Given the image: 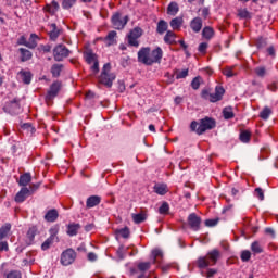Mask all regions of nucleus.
I'll return each mask as SVG.
<instances>
[{
  "label": "nucleus",
  "mask_w": 278,
  "mask_h": 278,
  "mask_svg": "<svg viewBox=\"0 0 278 278\" xmlns=\"http://www.w3.org/2000/svg\"><path fill=\"white\" fill-rule=\"evenodd\" d=\"M201 97H202V99H205V101H210L211 97H212V93L210 92L208 89H203L201 91Z\"/></svg>",
  "instance_id": "nucleus-55"
},
{
  "label": "nucleus",
  "mask_w": 278,
  "mask_h": 278,
  "mask_svg": "<svg viewBox=\"0 0 278 278\" xmlns=\"http://www.w3.org/2000/svg\"><path fill=\"white\" fill-rule=\"evenodd\" d=\"M154 192L156 194H160L161 197H164V194H168V185H166V184H156L154 186Z\"/></svg>",
  "instance_id": "nucleus-29"
},
{
  "label": "nucleus",
  "mask_w": 278,
  "mask_h": 278,
  "mask_svg": "<svg viewBox=\"0 0 278 278\" xmlns=\"http://www.w3.org/2000/svg\"><path fill=\"white\" fill-rule=\"evenodd\" d=\"M254 194L260 201H264V190L262 188H256Z\"/></svg>",
  "instance_id": "nucleus-56"
},
{
  "label": "nucleus",
  "mask_w": 278,
  "mask_h": 278,
  "mask_svg": "<svg viewBox=\"0 0 278 278\" xmlns=\"http://www.w3.org/2000/svg\"><path fill=\"white\" fill-rule=\"evenodd\" d=\"M58 10H60V3H58L55 0H52L51 3H47L42 8L45 14H50V16H53Z\"/></svg>",
  "instance_id": "nucleus-12"
},
{
  "label": "nucleus",
  "mask_w": 278,
  "mask_h": 278,
  "mask_svg": "<svg viewBox=\"0 0 278 278\" xmlns=\"http://www.w3.org/2000/svg\"><path fill=\"white\" fill-rule=\"evenodd\" d=\"M151 269V262H140L137 264L136 269H131V275H138V273H147Z\"/></svg>",
  "instance_id": "nucleus-18"
},
{
  "label": "nucleus",
  "mask_w": 278,
  "mask_h": 278,
  "mask_svg": "<svg viewBox=\"0 0 278 278\" xmlns=\"http://www.w3.org/2000/svg\"><path fill=\"white\" fill-rule=\"evenodd\" d=\"M254 73H255L256 77H261V78H264L267 75L266 67H264V66L255 67Z\"/></svg>",
  "instance_id": "nucleus-41"
},
{
  "label": "nucleus",
  "mask_w": 278,
  "mask_h": 278,
  "mask_svg": "<svg viewBox=\"0 0 278 278\" xmlns=\"http://www.w3.org/2000/svg\"><path fill=\"white\" fill-rule=\"evenodd\" d=\"M147 211H141L138 214H131V218L136 225H140V223H144L148 218Z\"/></svg>",
  "instance_id": "nucleus-20"
},
{
  "label": "nucleus",
  "mask_w": 278,
  "mask_h": 278,
  "mask_svg": "<svg viewBox=\"0 0 278 278\" xmlns=\"http://www.w3.org/2000/svg\"><path fill=\"white\" fill-rule=\"evenodd\" d=\"M187 223L192 231H199L201 229L202 219L197 213H191L187 218Z\"/></svg>",
  "instance_id": "nucleus-10"
},
{
  "label": "nucleus",
  "mask_w": 278,
  "mask_h": 278,
  "mask_svg": "<svg viewBox=\"0 0 278 278\" xmlns=\"http://www.w3.org/2000/svg\"><path fill=\"white\" fill-rule=\"evenodd\" d=\"M27 42L28 49H36L38 47V35L31 34Z\"/></svg>",
  "instance_id": "nucleus-37"
},
{
  "label": "nucleus",
  "mask_w": 278,
  "mask_h": 278,
  "mask_svg": "<svg viewBox=\"0 0 278 278\" xmlns=\"http://www.w3.org/2000/svg\"><path fill=\"white\" fill-rule=\"evenodd\" d=\"M268 90H270L271 92H277V83H270L268 85Z\"/></svg>",
  "instance_id": "nucleus-62"
},
{
  "label": "nucleus",
  "mask_w": 278,
  "mask_h": 278,
  "mask_svg": "<svg viewBox=\"0 0 278 278\" xmlns=\"http://www.w3.org/2000/svg\"><path fill=\"white\" fill-rule=\"evenodd\" d=\"M60 90H62V83L54 81L50 86V90L47 93V99H55V97H58V92H60Z\"/></svg>",
  "instance_id": "nucleus-14"
},
{
  "label": "nucleus",
  "mask_w": 278,
  "mask_h": 278,
  "mask_svg": "<svg viewBox=\"0 0 278 278\" xmlns=\"http://www.w3.org/2000/svg\"><path fill=\"white\" fill-rule=\"evenodd\" d=\"M83 55L87 64H92L90 67L91 73H93V75H97V73H99V58L97 56V54H94L92 50L86 49Z\"/></svg>",
  "instance_id": "nucleus-5"
},
{
  "label": "nucleus",
  "mask_w": 278,
  "mask_h": 278,
  "mask_svg": "<svg viewBox=\"0 0 278 278\" xmlns=\"http://www.w3.org/2000/svg\"><path fill=\"white\" fill-rule=\"evenodd\" d=\"M165 45H177V34L174 30H167L164 36Z\"/></svg>",
  "instance_id": "nucleus-19"
},
{
  "label": "nucleus",
  "mask_w": 278,
  "mask_h": 278,
  "mask_svg": "<svg viewBox=\"0 0 278 278\" xmlns=\"http://www.w3.org/2000/svg\"><path fill=\"white\" fill-rule=\"evenodd\" d=\"M48 27H49V36H50V39H52V40H58V38H60V29H58V25H55V24H49L48 25Z\"/></svg>",
  "instance_id": "nucleus-27"
},
{
  "label": "nucleus",
  "mask_w": 278,
  "mask_h": 278,
  "mask_svg": "<svg viewBox=\"0 0 278 278\" xmlns=\"http://www.w3.org/2000/svg\"><path fill=\"white\" fill-rule=\"evenodd\" d=\"M178 13H179V3L170 2L167 7L168 16H177Z\"/></svg>",
  "instance_id": "nucleus-30"
},
{
  "label": "nucleus",
  "mask_w": 278,
  "mask_h": 278,
  "mask_svg": "<svg viewBox=\"0 0 278 278\" xmlns=\"http://www.w3.org/2000/svg\"><path fill=\"white\" fill-rule=\"evenodd\" d=\"M76 258L77 252L73 249H67L61 254V264L62 266H71Z\"/></svg>",
  "instance_id": "nucleus-9"
},
{
  "label": "nucleus",
  "mask_w": 278,
  "mask_h": 278,
  "mask_svg": "<svg viewBox=\"0 0 278 278\" xmlns=\"http://www.w3.org/2000/svg\"><path fill=\"white\" fill-rule=\"evenodd\" d=\"M215 34L216 33L214 31V28L212 26H205L202 30V38H204V40H212Z\"/></svg>",
  "instance_id": "nucleus-28"
},
{
  "label": "nucleus",
  "mask_w": 278,
  "mask_h": 278,
  "mask_svg": "<svg viewBox=\"0 0 278 278\" xmlns=\"http://www.w3.org/2000/svg\"><path fill=\"white\" fill-rule=\"evenodd\" d=\"M31 197L29 188L23 187L15 195L14 201L15 203H24L27 199Z\"/></svg>",
  "instance_id": "nucleus-11"
},
{
  "label": "nucleus",
  "mask_w": 278,
  "mask_h": 278,
  "mask_svg": "<svg viewBox=\"0 0 278 278\" xmlns=\"http://www.w3.org/2000/svg\"><path fill=\"white\" fill-rule=\"evenodd\" d=\"M68 55H71V50H68V48L63 43H59L53 49V58L55 62H62V60H64V58H68Z\"/></svg>",
  "instance_id": "nucleus-8"
},
{
  "label": "nucleus",
  "mask_w": 278,
  "mask_h": 278,
  "mask_svg": "<svg viewBox=\"0 0 278 278\" xmlns=\"http://www.w3.org/2000/svg\"><path fill=\"white\" fill-rule=\"evenodd\" d=\"M43 218L46 223H55V220L60 218V212H58V210L55 208H51L46 212V215Z\"/></svg>",
  "instance_id": "nucleus-16"
},
{
  "label": "nucleus",
  "mask_w": 278,
  "mask_h": 278,
  "mask_svg": "<svg viewBox=\"0 0 278 278\" xmlns=\"http://www.w3.org/2000/svg\"><path fill=\"white\" fill-rule=\"evenodd\" d=\"M156 31L160 35L166 34V31H168V22L160 20L156 26Z\"/></svg>",
  "instance_id": "nucleus-31"
},
{
  "label": "nucleus",
  "mask_w": 278,
  "mask_h": 278,
  "mask_svg": "<svg viewBox=\"0 0 278 278\" xmlns=\"http://www.w3.org/2000/svg\"><path fill=\"white\" fill-rule=\"evenodd\" d=\"M137 278H151V274L148 273H138Z\"/></svg>",
  "instance_id": "nucleus-64"
},
{
  "label": "nucleus",
  "mask_w": 278,
  "mask_h": 278,
  "mask_svg": "<svg viewBox=\"0 0 278 278\" xmlns=\"http://www.w3.org/2000/svg\"><path fill=\"white\" fill-rule=\"evenodd\" d=\"M101 203V197L99 195H91L87 199L86 202V207L88 210L92 208V207H97V205H99Z\"/></svg>",
  "instance_id": "nucleus-21"
},
{
  "label": "nucleus",
  "mask_w": 278,
  "mask_h": 278,
  "mask_svg": "<svg viewBox=\"0 0 278 278\" xmlns=\"http://www.w3.org/2000/svg\"><path fill=\"white\" fill-rule=\"evenodd\" d=\"M27 38L25 36H21L17 40V45H22L24 47H27Z\"/></svg>",
  "instance_id": "nucleus-61"
},
{
  "label": "nucleus",
  "mask_w": 278,
  "mask_h": 278,
  "mask_svg": "<svg viewBox=\"0 0 278 278\" xmlns=\"http://www.w3.org/2000/svg\"><path fill=\"white\" fill-rule=\"evenodd\" d=\"M118 236L122 238H129V228H122L117 231Z\"/></svg>",
  "instance_id": "nucleus-52"
},
{
  "label": "nucleus",
  "mask_w": 278,
  "mask_h": 278,
  "mask_svg": "<svg viewBox=\"0 0 278 278\" xmlns=\"http://www.w3.org/2000/svg\"><path fill=\"white\" fill-rule=\"evenodd\" d=\"M270 114H273V109L265 106L260 112L258 116H260V118H262V121H268V118H270Z\"/></svg>",
  "instance_id": "nucleus-35"
},
{
  "label": "nucleus",
  "mask_w": 278,
  "mask_h": 278,
  "mask_svg": "<svg viewBox=\"0 0 278 278\" xmlns=\"http://www.w3.org/2000/svg\"><path fill=\"white\" fill-rule=\"evenodd\" d=\"M225 94V88L220 87V86H217L215 88V92L214 93H211V100L210 102L211 103H216L218 101H222L223 100V96Z\"/></svg>",
  "instance_id": "nucleus-15"
},
{
  "label": "nucleus",
  "mask_w": 278,
  "mask_h": 278,
  "mask_svg": "<svg viewBox=\"0 0 278 278\" xmlns=\"http://www.w3.org/2000/svg\"><path fill=\"white\" fill-rule=\"evenodd\" d=\"M223 114H224V118L226 121H229L230 118H233V116H236V114H233V109L232 108H225L223 110Z\"/></svg>",
  "instance_id": "nucleus-43"
},
{
  "label": "nucleus",
  "mask_w": 278,
  "mask_h": 278,
  "mask_svg": "<svg viewBox=\"0 0 278 278\" xmlns=\"http://www.w3.org/2000/svg\"><path fill=\"white\" fill-rule=\"evenodd\" d=\"M216 127V121L212 117H204L199 122L193 121L190 124L191 131L198 134V136H203L205 131H210Z\"/></svg>",
  "instance_id": "nucleus-2"
},
{
  "label": "nucleus",
  "mask_w": 278,
  "mask_h": 278,
  "mask_svg": "<svg viewBox=\"0 0 278 278\" xmlns=\"http://www.w3.org/2000/svg\"><path fill=\"white\" fill-rule=\"evenodd\" d=\"M207 47H210L207 42H201L198 47L199 53H201V55H207Z\"/></svg>",
  "instance_id": "nucleus-45"
},
{
  "label": "nucleus",
  "mask_w": 278,
  "mask_h": 278,
  "mask_svg": "<svg viewBox=\"0 0 278 278\" xmlns=\"http://www.w3.org/2000/svg\"><path fill=\"white\" fill-rule=\"evenodd\" d=\"M40 188V184H31L29 186V192H30V197L31 194H35V192Z\"/></svg>",
  "instance_id": "nucleus-57"
},
{
  "label": "nucleus",
  "mask_w": 278,
  "mask_h": 278,
  "mask_svg": "<svg viewBox=\"0 0 278 278\" xmlns=\"http://www.w3.org/2000/svg\"><path fill=\"white\" fill-rule=\"evenodd\" d=\"M111 23L114 29H125V26L127 25V23H129V16H123L121 12H116L112 15Z\"/></svg>",
  "instance_id": "nucleus-6"
},
{
  "label": "nucleus",
  "mask_w": 278,
  "mask_h": 278,
  "mask_svg": "<svg viewBox=\"0 0 278 278\" xmlns=\"http://www.w3.org/2000/svg\"><path fill=\"white\" fill-rule=\"evenodd\" d=\"M31 184V174L24 173L20 176L18 186H22L23 188H27Z\"/></svg>",
  "instance_id": "nucleus-23"
},
{
  "label": "nucleus",
  "mask_w": 278,
  "mask_h": 278,
  "mask_svg": "<svg viewBox=\"0 0 278 278\" xmlns=\"http://www.w3.org/2000/svg\"><path fill=\"white\" fill-rule=\"evenodd\" d=\"M239 138H240L241 142H244V143L251 142V131L250 130H242L240 132Z\"/></svg>",
  "instance_id": "nucleus-39"
},
{
  "label": "nucleus",
  "mask_w": 278,
  "mask_h": 278,
  "mask_svg": "<svg viewBox=\"0 0 278 278\" xmlns=\"http://www.w3.org/2000/svg\"><path fill=\"white\" fill-rule=\"evenodd\" d=\"M59 232H60V226L59 225L52 226L49 230V233H50L49 238H52V240H55V236H58Z\"/></svg>",
  "instance_id": "nucleus-47"
},
{
  "label": "nucleus",
  "mask_w": 278,
  "mask_h": 278,
  "mask_svg": "<svg viewBox=\"0 0 278 278\" xmlns=\"http://www.w3.org/2000/svg\"><path fill=\"white\" fill-rule=\"evenodd\" d=\"M76 3L77 0H62V8L63 10H71Z\"/></svg>",
  "instance_id": "nucleus-44"
},
{
  "label": "nucleus",
  "mask_w": 278,
  "mask_h": 278,
  "mask_svg": "<svg viewBox=\"0 0 278 278\" xmlns=\"http://www.w3.org/2000/svg\"><path fill=\"white\" fill-rule=\"evenodd\" d=\"M241 260L242 262H249L251 260V251L245 250L241 253Z\"/></svg>",
  "instance_id": "nucleus-53"
},
{
  "label": "nucleus",
  "mask_w": 278,
  "mask_h": 278,
  "mask_svg": "<svg viewBox=\"0 0 278 278\" xmlns=\"http://www.w3.org/2000/svg\"><path fill=\"white\" fill-rule=\"evenodd\" d=\"M237 16L239 18H251V12L247 9H238Z\"/></svg>",
  "instance_id": "nucleus-42"
},
{
  "label": "nucleus",
  "mask_w": 278,
  "mask_h": 278,
  "mask_svg": "<svg viewBox=\"0 0 278 278\" xmlns=\"http://www.w3.org/2000/svg\"><path fill=\"white\" fill-rule=\"evenodd\" d=\"M162 58H164V51L160 47L153 50H151L149 47H144L138 51V62L144 64L146 66L160 64V62H162Z\"/></svg>",
  "instance_id": "nucleus-1"
},
{
  "label": "nucleus",
  "mask_w": 278,
  "mask_h": 278,
  "mask_svg": "<svg viewBox=\"0 0 278 278\" xmlns=\"http://www.w3.org/2000/svg\"><path fill=\"white\" fill-rule=\"evenodd\" d=\"M223 75H225L226 77H236V75H238V72L236 71V65L226 66L223 70Z\"/></svg>",
  "instance_id": "nucleus-34"
},
{
  "label": "nucleus",
  "mask_w": 278,
  "mask_h": 278,
  "mask_svg": "<svg viewBox=\"0 0 278 278\" xmlns=\"http://www.w3.org/2000/svg\"><path fill=\"white\" fill-rule=\"evenodd\" d=\"M5 278H23V274L18 270H11L4 275Z\"/></svg>",
  "instance_id": "nucleus-46"
},
{
  "label": "nucleus",
  "mask_w": 278,
  "mask_h": 278,
  "mask_svg": "<svg viewBox=\"0 0 278 278\" xmlns=\"http://www.w3.org/2000/svg\"><path fill=\"white\" fill-rule=\"evenodd\" d=\"M81 229V225L76 224V223H72L67 225V236H77V233H79V230Z\"/></svg>",
  "instance_id": "nucleus-22"
},
{
  "label": "nucleus",
  "mask_w": 278,
  "mask_h": 278,
  "mask_svg": "<svg viewBox=\"0 0 278 278\" xmlns=\"http://www.w3.org/2000/svg\"><path fill=\"white\" fill-rule=\"evenodd\" d=\"M169 25L173 31H181V27L184 26V16H177L172 18Z\"/></svg>",
  "instance_id": "nucleus-17"
},
{
  "label": "nucleus",
  "mask_w": 278,
  "mask_h": 278,
  "mask_svg": "<svg viewBox=\"0 0 278 278\" xmlns=\"http://www.w3.org/2000/svg\"><path fill=\"white\" fill-rule=\"evenodd\" d=\"M0 251H10V245L8 241L0 240Z\"/></svg>",
  "instance_id": "nucleus-58"
},
{
  "label": "nucleus",
  "mask_w": 278,
  "mask_h": 278,
  "mask_svg": "<svg viewBox=\"0 0 278 278\" xmlns=\"http://www.w3.org/2000/svg\"><path fill=\"white\" fill-rule=\"evenodd\" d=\"M36 233H38V227L33 226L28 229L27 233H26V242L27 244H33L35 238H36Z\"/></svg>",
  "instance_id": "nucleus-26"
},
{
  "label": "nucleus",
  "mask_w": 278,
  "mask_h": 278,
  "mask_svg": "<svg viewBox=\"0 0 278 278\" xmlns=\"http://www.w3.org/2000/svg\"><path fill=\"white\" fill-rule=\"evenodd\" d=\"M170 210V206L167 204V202H164L160 207H159V213L163 214L164 216H166V214H168Z\"/></svg>",
  "instance_id": "nucleus-48"
},
{
  "label": "nucleus",
  "mask_w": 278,
  "mask_h": 278,
  "mask_svg": "<svg viewBox=\"0 0 278 278\" xmlns=\"http://www.w3.org/2000/svg\"><path fill=\"white\" fill-rule=\"evenodd\" d=\"M199 12H202V17L204 20L207 18V16H210V9L207 8L200 9Z\"/></svg>",
  "instance_id": "nucleus-60"
},
{
  "label": "nucleus",
  "mask_w": 278,
  "mask_h": 278,
  "mask_svg": "<svg viewBox=\"0 0 278 278\" xmlns=\"http://www.w3.org/2000/svg\"><path fill=\"white\" fill-rule=\"evenodd\" d=\"M112 65L106 63L103 65L102 73L99 76V84H102L106 88H112V84H114V79H116V75L111 73Z\"/></svg>",
  "instance_id": "nucleus-4"
},
{
  "label": "nucleus",
  "mask_w": 278,
  "mask_h": 278,
  "mask_svg": "<svg viewBox=\"0 0 278 278\" xmlns=\"http://www.w3.org/2000/svg\"><path fill=\"white\" fill-rule=\"evenodd\" d=\"M204 225L206 227H216V225H218V218H215V219H206L204 222Z\"/></svg>",
  "instance_id": "nucleus-54"
},
{
  "label": "nucleus",
  "mask_w": 278,
  "mask_h": 278,
  "mask_svg": "<svg viewBox=\"0 0 278 278\" xmlns=\"http://www.w3.org/2000/svg\"><path fill=\"white\" fill-rule=\"evenodd\" d=\"M12 231V224L7 223L0 227V240H3L10 236Z\"/></svg>",
  "instance_id": "nucleus-25"
},
{
  "label": "nucleus",
  "mask_w": 278,
  "mask_h": 278,
  "mask_svg": "<svg viewBox=\"0 0 278 278\" xmlns=\"http://www.w3.org/2000/svg\"><path fill=\"white\" fill-rule=\"evenodd\" d=\"M188 70H182L180 72H177L176 79H186L188 77Z\"/></svg>",
  "instance_id": "nucleus-51"
},
{
  "label": "nucleus",
  "mask_w": 278,
  "mask_h": 278,
  "mask_svg": "<svg viewBox=\"0 0 278 278\" xmlns=\"http://www.w3.org/2000/svg\"><path fill=\"white\" fill-rule=\"evenodd\" d=\"M220 260V251L212 250L205 256H201L197 261L198 268H207V266H216Z\"/></svg>",
  "instance_id": "nucleus-3"
},
{
  "label": "nucleus",
  "mask_w": 278,
  "mask_h": 278,
  "mask_svg": "<svg viewBox=\"0 0 278 278\" xmlns=\"http://www.w3.org/2000/svg\"><path fill=\"white\" fill-rule=\"evenodd\" d=\"M217 273H218V269L211 268V269H208V270L206 271L205 277H206V278H212V277H214V275H216Z\"/></svg>",
  "instance_id": "nucleus-59"
},
{
  "label": "nucleus",
  "mask_w": 278,
  "mask_h": 278,
  "mask_svg": "<svg viewBox=\"0 0 278 278\" xmlns=\"http://www.w3.org/2000/svg\"><path fill=\"white\" fill-rule=\"evenodd\" d=\"M18 75H20V77H21V79H22V81H23V84H31V72H27V71H21L20 73H18Z\"/></svg>",
  "instance_id": "nucleus-33"
},
{
  "label": "nucleus",
  "mask_w": 278,
  "mask_h": 278,
  "mask_svg": "<svg viewBox=\"0 0 278 278\" xmlns=\"http://www.w3.org/2000/svg\"><path fill=\"white\" fill-rule=\"evenodd\" d=\"M265 233H267V236H270L271 238H275V230L273 228H266Z\"/></svg>",
  "instance_id": "nucleus-63"
},
{
  "label": "nucleus",
  "mask_w": 278,
  "mask_h": 278,
  "mask_svg": "<svg viewBox=\"0 0 278 278\" xmlns=\"http://www.w3.org/2000/svg\"><path fill=\"white\" fill-rule=\"evenodd\" d=\"M53 240L52 238H48L42 244H41V249L42 251H47L49 249H51V244H53Z\"/></svg>",
  "instance_id": "nucleus-50"
},
{
  "label": "nucleus",
  "mask_w": 278,
  "mask_h": 278,
  "mask_svg": "<svg viewBox=\"0 0 278 278\" xmlns=\"http://www.w3.org/2000/svg\"><path fill=\"white\" fill-rule=\"evenodd\" d=\"M62 64H54L51 67V73L53 77H60V74L62 73Z\"/></svg>",
  "instance_id": "nucleus-40"
},
{
  "label": "nucleus",
  "mask_w": 278,
  "mask_h": 278,
  "mask_svg": "<svg viewBox=\"0 0 278 278\" xmlns=\"http://www.w3.org/2000/svg\"><path fill=\"white\" fill-rule=\"evenodd\" d=\"M152 257H153V264H157L160 266L162 264V260H164V253H162V250L154 249L152 250Z\"/></svg>",
  "instance_id": "nucleus-24"
},
{
  "label": "nucleus",
  "mask_w": 278,
  "mask_h": 278,
  "mask_svg": "<svg viewBox=\"0 0 278 278\" xmlns=\"http://www.w3.org/2000/svg\"><path fill=\"white\" fill-rule=\"evenodd\" d=\"M142 34L143 30L140 27H135L134 29H131L127 35V42L129 47H140V41L138 39L142 37Z\"/></svg>",
  "instance_id": "nucleus-7"
},
{
  "label": "nucleus",
  "mask_w": 278,
  "mask_h": 278,
  "mask_svg": "<svg viewBox=\"0 0 278 278\" xmlns=\"http://www.w3.org/2000/svg\"><path fill=\"white\" fill-rule=\"evenodd\" d=\"M116 36H117L116 30L109 31V34L105 37V40L109 46L116 45Z\"/></svg>",
  "instance_id": "nucleus-38"
},
{
  "label": "nucleus",
  "mask_w": 278,
  "mask_h": 278,
  "mask_svg": "<svg viewBox=\"0 0 278 278\" xmlns=\"http://www.w3.org/2000/svg\"><path fill=\"white\" fill-rule=\"evenodd\" d=\"M191 88L193 90H199V88H201V77L193 78V80L191 81Z\"/></svg>",
  "instance_id": "nucleus-49"
},
{
  "label": "nucleus",
  "mask_w": 278,
  "mask_h": 278,
  "mask_svg": "<svg viewBox=\"0 0 278 278\" xmlns=\"http://www.w3.org/2000/svg\"><path fill=\"white\" fill-rule=\"evenodd\" d=\"M251 251L255 254L258 255L260 253H264V247L260 243V241H254L251 244Z\"/></svg>",
  "instance_id": "nucleus-36"
},
{
  "label": "nucleus",
  "mask_w": 278,
  "mask_h": 278,
  "mask_svg": "<svg viewBox=\"0 0 278 278\" xmlns=\"http://www.w3.org/2000/svg\"><path fill=\"white\" fill-rule=\"evenodd\" d=\"M190 29L193 31V34H199L201 29H203V18L201 17H194L189 23Z\"/></svg>",
  "instance_id": "nucleus-13"
},
{
  "label": "nucleus",
  "mask_w": 278,
  "mask_h": 278,
  "mask_svg": "<svg viewBox=\"0 0 278 278\" xmlns=\"http://www.w3.org/2000/svg\"><path fill=\"white\" fill-rule=\"evenodd\" d=\"M20 53H21V61L22 62H29V60L34 55V54H31V51H29L25 48H20Z\"/></svg>",
  "instance_id": "nucleus-32"
}]
</instances>
